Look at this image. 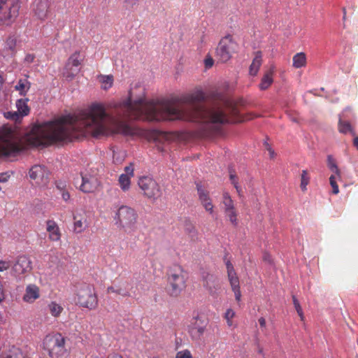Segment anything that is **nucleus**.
I'll return each mask as SVG.
<instances>
[{
	"instance_id": "f257e3e1",
	"label": "nucleus",
	"mask_w": 358,
	"mask_h": 358,
	"mask_svg": "<svg viewBox=\"0 0 358 358\" xmlns=\"http://www.w3.org/2000/svg\"><path fill=\"white\" fill-rule=\"evenodd\" d=\"M203 99V93L197 91L181 99V102L188 106L179 107L171 101L147 99L143 88L139 89L138 94L131 89L127 101L114 106L116 110L113 114L108 113L103 103H93L78 113L56 119V142L87 136L136 134V129L122 117L150 121L185 120L213 124L230 122L225 103L210 106L198 104Z\"/></svg>"
},
{
	"instance_id": "f03ea898",
	"label": "nucleus",
	"mask_w": 358,
	"mask_h": 358,
	"mask_svg": "<svg viewBox=\"0 0 358 358\" xmlns=\"http://www.w3.org/2000/svg\"><path fill=\"white\" fill-rule=\"evenodd\" d=\"M167 276L171 295L178 296L186 287L187 279L186 271L182 266L174 264L169 268Z\"/></svg>"
},
{
	"instance_id": "7ed1b4c3",
	"label": "nucleus",
	"mask_w": 358,
	"mask_h": 358,
	"mask_svg": "<svg viewBox=\"0 0 358 358\" xmlns=\"http://www.w3.org/2000/svg\"><path fill=\"white\" fill-rule=\"evenodd\" d=\"M21 150L18 137L8 127L0 128V155L10 156Z\"/></svg>"
},
{
	"instance_id": "20e7f679",
	"label": "nucleus",
	"mask_w": 358,
	"mask_h": 358,
	"mask_svg": "<svg viewBox=\"0 0 358 358\" xmlns=\"http://www.w3.org/2000/svg\"><path fill=\"white\" fill-rule=\"evenodd\" d=\"M75 301L77 305L89 310H95L98 306L95 289L89 284H81L77 287Z\"/></svg>"
},
{
	"instance_id": "39448f33",
	"label": "nucleus",
	"mask_w": 358,
	"mask_h": 358,
	"mask_svg": "<svg viewBox=\"0 0 358 358\" xmlns=\"http://www.w3.org/2000/svg\"><path fill=\"white\" fill-rule=\"evenodd\" d=\"M138 219L136 211L130 206L122 205L114 213L113 220L117 227L129 231L133 229Z\"/></svg>"
},
{
	"instance_id": "423d86ee",
	"label": "nucleus",
	"mask_w": 358,
	"mask_h": 358,
	"mask_svg": "<svg viewBox=\"0 0 358 358\" xmlns=\"http://www.w3.org/2000/svg\"><path fill=\"white\" fill-rule=\"evenodd\" d=\"M43 348L50 358H63L66 354L65 339L60 334L46 336Z\"/></svg>"
},
{
	"instance_id": "0eeeda50",
	"label": "nucleus",
	"mask_w": 358,
	"mask_h": 358,
	"mask_svg": "<svg viewBox=\"0 0 358 358\" xmlns=\"http://www.w3.org/2000/svg\"><path fill=\"white\" fill-rule=\"evenodd\" d=\"M237 49V44L231 36L222 38L216 49V55L222 62L229 61Z\"/></svg>"
},
{
	"instance_id": "6e6552de",
	"label": "nucleus",
	"mask_w": 358,
	"mask_h": 358,
	"mask_svg": "<svg viewBox=\"0 0 358 358\" xmlns=\"http://www.w3.org/2000/svg\"><path fill=\"white\" fill-rule=\"evenodd\" d=\"M207 321L202 315L194 316L188 327V331L192 339L198 341L201 338L206 331Z\"/></svg>"
},
{
	"instance_id": "1a4fd4ad",
	"label": "nucleus",
	"mask_w": 358,
	"mask_h": 358,
	"mask_svg": "<svg viewBox=\"0 0 358 358\" xmlns=\"http://www.w3.org/2000/svg\"><path fill=\"white\" fill-rule=\"evenodd\" d=\"M81 177L82 184L80 189L83 192H93L99 186V181L95 171H85L81 173Z\"/></svg>"
},
{
	"instance_id": "9d476101",
	"label": "nucleus",
	"mask_w": 358,
	"mask_h": 358,
	"mask_svg": "<svg viewBox=\"0 0 358 358\" xmlns=\"http://www.w3.org/2000/svg\"><path fill=\"white\" fill-rule=\"evenodd\" d=\"M138 186L148 198H155L159 196L158 184L152 178L144 176L139 179Z\"/></svg>"
},
{
	"instance_id": "9b49d317",
	"label": "nucleus",
	"mask_w": 358,
	"mask_h": 358,
	"mask_svg": "<svg viewBox=\"0 0 358 358\" xmlns=\"http://www.w3.org/2000/svg\"><path fill=\"white\" fill-rule=\"evenodd\" d=\"M20 6L13 3L0 13V27L10 26L19 15Z\"/></svg>"
},
{
	"instance_id": "f8f14e48",
	"label": "nucleus",
	"mask_w": 358,
	"mask_h": 358,
	"mask_svg": "<svg viewBox=\"0 0 358 358\" xmlns=\"http://www.w3.org/2000/svg\"><path fill=\"white\" fill-rule=\"evenodd\" d=\"M31 261L27 256L22 255L17 257L12 267L13 274L17 277L29 273L31 271Z\"/></svg>"
},
{
	"instance_id": "ddd939ff",
	"label": "nucleus",
	"mask_w": 358,
	"mask_h": 358,
	"mask_svg": "<svg viewBox=\"0 0 358 358\" xmlns=\"http://www.w3.org/2000/svg\"><path fill=\"white\" fill-rule=\"evenodd\" d=\"M29 176L36 184L45 185L48 182V171L42 166L35 165L29 171Z\"/></svg>"
},
{
	"instance_id": "4468645a",
	"label": "nucleus",
	"mask_w": 358,
	"mask_h": 358,
	"mask_svg": "<svg viewBox=\"0 0 358 358\" xmlns=\"http://www.w3.org/2000/svg\"><path fill=\"white\" fill-rule=\"evenodd\" d=\"M41 297V290L35 284H29L26 286L22 300L27 303H33Z\"/></svg>"
},
{
	"instance_id": "2eb2a0df",
	"label": "nucleus",
	"mask_w": 358,
	"mask_h": 358,
	"mask_svg": "<svg viewBox=\"0 0 358 358\" xmlns=\"http://www.w3.org/2000/svg\"><path fill=\"white\" fill-rule=\"evenodd\" d=\"M80 64V54L76 52L73 54L69 59L66 65V71L64 75L69 79H72L78 72V67Z\"/></svg>"
},
{
	"instance_id": "dca6fc26",
	"label": "nucleus",
	"mask_w": 358,
	"mask_h": 358,
	"mask_svg": "<svg viewBox=\"0 0 358 358\" xmlns=\"http://www.w3.org/2000/svg\"><path fill=\"white\" fill-rule=\"evenodd\" d=\"M27 99H19L16 103L17 110L15 112H8L6 117L14 120H18L20 117H23L29 113V108L27 106Z\"/></svg>"
},
{
	"instance_id": "f3484780",
	"label": "nucleus",
	"mask_w": 358,
	"mask_h": 358,
	"mask_svg": "<svg viewBox=\"0 0 358 358\" xmlns=\"http://www.w3.org/2000/svg\"><path fill=\"white\" fill-rule=\"evenodd\" d=\"M203 286L212 296L216 297L218 295L220 284L214 275L208 274L203 280Z\"/></svg>"
},
{
	"instance_id": "a211bd4d",
	"label": "nucleus",
	"mask_w": 358,
	"mask_h": 358,
	"mask_svg": "<svg viewBox=\"0 0 358 358\" xmlns=\"http://www.w3.org/2000/svg\"><path fill=\"white\" fill-rule=\"evenodd\" d=\"M197 191L201 204L208 213L213 214L214 213V206L208 192L199 185H197Z\"/></svg>"
},
{
	"instance_id": "6ab92c4d",
	"label": "nucleus",
	"mask_w": 358,
	"mask_h": 358,
	"mask_svg": "<svg viewBox=\"0 0 358 358\" xmlns=\"http://www.w3.org/2000/svg\"><path fill=\"white\" fill-rule=\"evenodd\" d=\"M46 231L48 238L52 241H59L61 238V232L57 224L53 220L46 222Z\"/></svg>"
},
{
	"instance_id": "aec40b11",
	"label": "nucleus",
	"mask_w": 358,
	"mask_h": 358,
	"mask_svg": "<svg viewBox=\"0 0 358 358\" xmlns=\"http://www.w3.org/2000/svg\"><path fill=\"white\" fill-rule=\"evenodd\" d=\"M275 68L274 65H271L269 69L265 73L259 84V88L262 90L268 89L273 82V76Z\"/></svg>"
},
{
	"instance_id": "412c9836",
	"label": "nucleus",
	"mask_w": 358,
	"mask_h": 358,
	"mask_svg": "<svg viewBox=\"0 0 358 358\" xmlns=\"http://www.w3.org/2000/svg\"><path fill=\"white\" fill-rule=\"evenodd\" d=\"M34 9L36 15L41 19L45 17L48 9V3L46 0H35Z\"/></svg>"
},
{
	"instance_id": "4be33fe9",
	"label": "nucleus",
	"mask_w": 358,
	"mask_h": 358,
	"mask_svg": "<svg viewBox=\"0 0 358 358\" xmlns=\"http://www.w3.org/2000/svg\"><path fill=\"white\" fill-rule=\"evenodd\" d=\"M73 230L76 233L80 234L83 232L87 227V218L81 214L74 215Z\"/></svg>"
},
{
	"instance_id": "5701e85b",
	"label": "nucleus",
	"mask_w": 358,
	"mask_h": 358,
	"mask_svg": "<svg viewBox=\"0 0 358 358\" xmlns=\"http://www.w3.org/2000/svg\"><path fill=\"white\" fill-rule=\"evenodd\" d=\"M0 358H26V356L20 348L13 346L5 354L0 353Z\"/></svg>"
},
{
	"instance_id": "b1692460",
	"label": "nucleus",
	"mask_w": 358,
	"mask_h": 358,
	"mask_svg": "<svg viewBox=\"0 0 358 358\" xmlns=\"http://www.w3.org/2000/svg\"><path fill=\"white\" fill-rule=\"evenodd\" d=\"M227 273L229 277V280L230 282L231 286L232 289H235L239 287V280L235 273L233 266L230 262L227 263Z\"/></svg>"
},
{
	"instance_id": "393cba45",
	"label": "nucleus",
	"mask_w": 358,
	"mask_h": 358,
	"mask_svg": "<svg viewBox=\"0 0 358 358\" xmlns=\"http://www.w3.org/2000/svg\"><path fill=\"white\" fill-rule=\"evenodd\" d=\"M262 63V53L257 52L252 60V62L250 66V74L251 76H256L259 71V69Z\"/></svg>"
},
{
	"instance_id": "a878e982",
	"label": "nucleus",
	"mask_w": 358,
	"mask_h": 358,
	"mask_svg": "<svg viewBox=\"0 0 358 358\" xmlns=\"http://www.w3.org/2000/svg\"><path fill=\"white\" fill-rule=\"evenodd\" d=\"M31 87V83L27 78L20 79L15 86V90L19 92L20 95H25Z\"/></svg>"
},
{
	"instance_id": "bb28decb",
	"label": "nucleus",
	"mask_w": 358,
	"mask_h": 358,
	"mask_svg": "<svg viewBox=\"0 0 358 358\" xmlns=\"http://www.w3.org/2000/svg\"><path fill=\"white\" fill-rule=\"evenodd\" d=\"M306 64V56L303 52L296 54L292 59V65L296 69L305 66Z\"/></svg>"
},
{
	"instance_id": "cd10ccee",
	"label": "nucleus",
	"mask_w": 358,
	"mask_h": 358,
	"mask_svg": "<svg viewBox=\"0 0 358 358\" xmlns=\"http://www.w3.org/2000/svg\"><path fill=\"white\" fill-rule=\"evenodd\" d=\"M48 309L51 315L55 317H59L64 310L61 304L56 301H51L49 303L48 305Z\"/></svg>"
},
{
	"instance_id": "c85d7f7f",
	"label": "nucleus",
	"mask_w": 358,
	"mask_h": 358,
	"mask_svg": "<svg viewBox=\"0 0 358 358\" xmlns=\"http://www.w3.org/2000/svg\"><path fill=\"white\" fill-rule=\"evenodd\" d=\"M99 81L101 83V88L106 90L112 87L113 77L111 75L101 76L99 77Z\"/></svg>"
},
{
	"instance_id": "c756f323",
	"label": "nucleus",
	"mask_w": 358,
	"mask_h": 358,
	"mask_svg": "<svg viewBox=\"0 0 358 358\" xmlns=\"http://www.w3.org/2000/svg\"><path fill=\"white\" fill-rule=\"evenodd\" d=\"M222 205L224 210L235 208L234 202L227 192H224L222 194Z\"/></svg>"
},
{
	"instance_id": "7c9ffc66",
	"label": "nucleus",
	"mask_w": 358,
	"mask_h": 358,
	"mask_svg": "<svg viewBox=\"0 0 358 358\" xmlns=\"http://www.w3.org/2000/svg\"><path fill=\"white\" fill-rule=\"evenodd\" d=\"M119 184L123 191H127L130 188L131 178L127 175H120L119 177Z\"/></svg>"
},
{
	"instance_id": "2f4dec72",
	"label": "nucleus",
	"mask_w": 358,
	"mask_h": 358,
	"mask_svg": "<svg viewBox=\"0 0 358 358\" xmlns=\"http://www.w3.org/2000/svg\"><path fill=\"white\" fill-rule=\"evenodd\" d=\"M229 222L234 226L238 224L237 211L235 208L224 210Z\"/></svg>"
},
{
	"instance_id": "473e14b6",
	"label": "nucleus",
	"mask_w": 358,
	"mask_h": 358,
	"mask_svg": "<svg viewBox=\"0 0 358 358\" xmlns=\"http://www.w3.org/2000/svg\"><path fill=\"white\" fill-rule=\"evenodd\" d=\"M310 177L308 176L307 171L303 170L301 175L300 184V187L303 192H306L307 190V185H308Z\"/></svg>"
},
{
	"instance_id": "72a5a7b5",
	"label": "nucleus",
	"mask_w": 358,
	"mask_h": 358,
	"mask_svg": "<svg viewBox=\"0 0 358 358\" xmlns=\"http://www.w3.org/2000/svg\"><path fill=\"white\" fill-rule=\"evenodd\" d=\"M235 317V312L231 308H228L224 315L229 327H235L233 319Z\"/></svg>"
},
{
	"instance_id": "f704fd0d",
	"label": "nucleus",
	"mask_w": 358,
	"mask_h": 358,
	"mask_svg": "<svg viewBox=\"0 0 358 358\" xmlns=\"http://www.w3.org/2000/svg\"><path fill=\"white\" fill-rule=\"evenodd\" d=\"M328 166L338 178H341V171L331 157H328Z\"/></svg>"
},
{
	"instance_id": "c9c22d12",
	"label": "nucleus",
	"mask_w": 358,
	"mask_h": 358,
	"mask_svg": "<svg viewBox=\"0 0 358 358\" xmlns=\"http://www.w3.org/2000/svg\"><path fill=\"white\" fill-rule=\"evenodd\" d=\"M341 178H338L336 174H333L329 178V182L332 187V192L335 194H337L339 193V189L338 186L336 183V180L340 179Z\"/></svg>"
},
{
	"instance_id": "e433bc0d",
	"label": "nucleus",
	"mask_w": 358,
	"mask_h": 358,
	"mask_svg": "<svg viewBox=\"0 0 358 358\" xmlns=\"http://www.w3.org/2000/svg\"><path fill=\"white\" fill-rule=\"evenodd\" d=\"M339 131L343 134H346L352 131L351 125L348 122H343L341 120L339 121L338 124Z\"/></svg>"
},
{
	"instance_id": "4c0bfd02",
	"label": "nucleus",
	"mask_w": 358,
	"mask_h": 358,
	"mask_svg": "<svg viewBox=\"0 0 358 358\" xmlns=\"http://www.w3.org/2000/svg\"><path fill=\"white\" fill-rule=\"evenodd\" d=\"M16 41L14 38H9L6 42V48L10 51V54L13 55L15 50Z\"/></svg>"
},
{
	"instance_id": "58836bf2",
	"label": "nucleus",
	"mask_w": 358,
	"mask_h": 358,
	"mask_svg": "<svg viewBox=\"0 0 358 358\" xmlns=\"http://www.w3.org/2000/svg\"><path fill=\"white\" fill-rule=\"evenodd\" d=\"M292 299H293V303H294L295 309H296L298 315L301 317V319L303 320V313L302 308L300 306V303L294 296H293Z\"/></svg>"
},
{
	"instance_id": "ea45409f",
	"label": "nucleus",
	"mask_w": 358,
	"mask_h": 358,
	"mask_svg": "<svg viewBox=\"0 0 358 358\" xmlns=\"http://www.w3.org/2000/svg\"><path fill=\"white\" fill-rule=\"evenodd\" d=\"M11 266L9 260L0 259V272L7 271Z\"/></svg>"
},
{
	"instance_id": "a19ab883",
	"label": "nucleus",
	"mask_w": 358,
	"mask_h": 358,
	"mask_svg": "<svg viewBox=\"0 0 358 358\" xmlns=\"http://www.w3.org/2000/svg\"><path fill=\"white\" fill-rule=\"evenodd\" d=\"M176 358H192L191 352L187 350H182L176 354Z\"/></svg>"
},
{
	"instance_id": "79ce46f5",
	"label": "nucleus",
	"mask_w": 358,
	"mask_h": 358,
	"mask_svg": "<svg viewBox=\"0 0 358 358\" xmlns=\"http://www.w3.org/2000/svg\"><path fill=\"white\" fill-rule=\"evenodd\" d=\"M134 166L133 164H130L124 168L125 173H122V175H127L129 178H132L134 176Z\"/></svg>"
},
{
	"instance_id": "37998d69",
	"label": "nucleus",
	"mask_w": 358,
	"mask_h": 358,
	"mask_svg": "<svg viewBox=\"0 0 358 358\" xmlns=\"http://www.w3.org/2000/svg\"><path fill=\"white\" fill-rule=\"evenodd\" d=\"M60 194L62 196V199L65 202H70L71 201V196L69 192L66 189H63L62 192H60Z\"/></svg>"
},
{
	"instance_id": "c03bdc74",
	"label": "nucleus",
	"mask_w": 358,
	"mask_h": 358,
	"mask_svg": "<svg viewBox=\"0 0 358 358\" xmlns=\"http://www.w3.org/2000/svg\"><path fill=\"white\" fill-rule=\"evenodd\" d=\"M230 180L231 181V183L234 185V187L236 188L238 193H240L241 189L238 185V182L236 180V176L232 173H230Z\"/></svg>"
},
{
	"instance_id": "a18cd8bd",
	"label": "nucleus",
	"mask_w": 358,
	"mask_h": 358,
	"mask_svg": "<svg viewBox=\"0 0 358 358\" xmlns=\"http://www.w3.org/2000/svg\"><path fill=\"white\" fill-rule=\"evenodd\" d=\"M213 59L211 57L208 56L204 60L205 66L207 69H209L213 66Z\"/></svg>"
},
{
	"instance_id": "49530a36",
	"label": "nucleus",
	"mask_w": 358,
	"mask_h": 358,
	"mask_svg": "<svg viewBox=\"0 0 358 358\" xmlns=\"http://www.w3.org/2000/svg\"><path fill=\"white\" fill-rule=\"evenodd\" d=\"M117 294H120V295H121L122 296H127L129 295V293L126 289H122V287L117 286Z\"/></svg>"
},
{
	"instance_id": "de8ad7c7",
	"label": "nucleus",
	"mask_w": 358,
	"mask_h": 358,
	"mask_svg": "<svg viewBox=\"0 0 358 358\" xmlns=\"http://www.w3.org/2000/svg\"><path fill=\"white\" fill-rule=\"evenodd\" d=\"M5 299V290L3 288V282L0 280V303Z\"/></svg>"
},
{
	"instance_id": "09e8293b",
	"label": "nucleus",
	"mask_w": 358,
	"mask_h": 358,
	"mask_svg": "<svg viewBox=\"0 0 358 358\" xmlns=\"http://www.w3.org/2000/svg\"><path fill=\"white\" fill-rule=\"evenodd\" d=\"M10 175L8 173H0V182H6L8 180Z\"/></svg>"
},
{
	"instance_id": "8fccbe9b",
	"label": "nucleus",
	"mask_w": 358,
	"mask_h": 358,
	"mask_svg": "<svg viewBox=\"0 0 358 358\" xmlns=\"http://www.w3.org/2000/svg\"><path fill=\"white\" fill-rule=\"evenodd\" d=\"M232 290L234 292V295H235L236 299L238 301H240L241 300V293L240 287L232 289Z\"/></svg>"
},
{
	"instance_id": "3c124183",
	"label": "nucleus",
	"mask_w": 358,
	"mask_h": 358,
	"mask_svg": "<svg viewBox=\"0 0 358 358\" xmlns=\"http://www.w3.org/2000/svg\"><path fill=\"white\" fill-rule=\"evenodd\" d=\"M56 188L59 191V193L62 192L63 189H66V184L62 182H59L56 183Z\"/></svg>"
},
{
	"instance_id": "603ef678",
	"label": "nucleus",
	"mask_w": 358,
	"mask_h": 358,
	"mask_svg": "<svg viewBox=\"0 0 358 358\" xmlns=\"http://www.w3.org/2000/svg\"><path fill=\"white\" fill-rule=\"evenodd\" d=\"M34 55L32 54H27L24 57V61L27 63H31L34 60Z\"/></svg>"
},
{
	"instance_id": "864d4df0",
	"label": "nucleus",
	"mask_w": 358,
	"mask_h": 358,
	"mask_svg": "<svg viewBox=\"0 0 358 358\" xmlns=\"http://www.w3.org/2000/svg\"><path fill=\"white\" fill-rule=\"evenodd\" d=\"M117 286H116V285L110 286V287H108L107 292L109 294H110V293L117 294Z\"/></svg>"
},
{
	"instance_id": "5fc2aeb1",
	"label": "nucleus",
	"mask_w": 358,
	"mask_h": 358,
	"mask_svg": "<svg viewBox=\"0 0 358 358\" xmlns=\"http://www.w3.org/2000/svg\"><path fill=\"white\" fill-rule=\"evenodd\" d=\"M258 322L259 323V325L261 328L265 329L266 328V320L264 317H260L258 320Z\"/></svg>"
},
{
	"instance_id": "6e6d98bb",
	"label": "nucleus",
	"mask_w": 358,
	"mask_h": 358,
	"mask_svg": "<svg viewBox=\"0 0 358 358\" xmlns=\"http://www.w3.org/2000/svg\"><path fill=\"white\" fill-rule=\"evenodd\" d=\"M138 0H124V2L127 4L129 6H133L138 2Z\"/></svg>"
},
{
	"instance_id": "4d7b16f0",
	"label": "nucleus",
	"mask_w": 358,
	"mask_h": 358,
	"mask_svg": "<svg viewBox=\"0 0 358 358\" xmlns=\"http://www.w3.org/2000/svg\"><path fill=\"white\" fill-rule=\"evenodd\" d=\"M8 0H0V11L3 10L5 8V6L7 3Z\"/></svg>"
},
{
	"instance_id": "13d9d810",
	"label": "nucleus",
	"mask_w": 358,
	"mask_h": 358,
	"mask_svg": "<svg viewBox=\"0 0 358 358\" xmlns=\"http://www.w3.org/2000/svg\"><path fill=\"white\" fill-rule=\"evenodd\" d=\"M264 259L265 261H268L269 263H271V259H270V257H269L268 255H265L264 256Z\"/></svg>"
},
{
	"instance_id": "bf43d9fd",
	"label": "nucleus",
	"mask_w": 358,
	"mask_h": 358,
	"mask_svg": "<svg viewBox=\"0 0 358 358\" xmlns=\"http://www.w3.org/2000/svg\"><path fill=\"white\" fill-rule=\"evenodd\" d=\"M108 358H122L121 356L118 355H111L108 357Z\"/></svg>"
},
{
	"instance_id": "052dcab7",
	"label": "nucleus",
	"mask_w": 358,
	"mask_h": 358,
	"mask_svg": "<svg viewBox=\"0 0 358 358\" xmlns=\"http://www.w3.org/2000/svg\"><path fill=\"white\" fill-rule=\"evenodd\" d=\"M354 145L357 148V149L358 150V137H356L354 139Z\"/></svg>"
},
{
	"instance_id": "680f3d73",
	"label": "nucleus",
	"mask_w": 358,
	"mask_h": 358,
	"mask_svg": "<svg viewBox=\"0 0 358 358\" xmlns=\"http://www.w3.org/2000/svg\"><path fill=\"white\" fill-rule=\"evenodd\" d=\"M268 152H269L271 157H274V151L272 150L271 148H269Z\"/></svg>"
},
{
	"instance_id": "e2e57ef3",
	"label": "nucleus",
	"mask_w": 358,
	"mask_h": 358,
	"mask_svg": "<svg viewBox=\"0 0 358 358\" xmlns=\"http://www.w3.org/2000/svg\"><path fill=\"white\" fill-rule=\"evenodd\" d=\"M2 86H3V78L2 77L0 76V91L2 89Z\"/></svg>"
},
{
	"instance_id": "0e129e2a",
	"label": "nucleus",
	"mask_w": 358,
	"mask_h": 358,
	"mask_svg": "<svg viewBox=\"0 0 358 358\" xmlns=\"http://www.w3.org/2000/svg\"><path fill=\"white\" fill-rule=\"evenodd\" d=\"M343 20H345V18H346V9L344 8L343 9Z\"/></svg>"
},
{
	"instance_id": "69168bd1",
	"label": "nucleus",
	"mask_w": 358,
	"mask_h": 358,
	"mask_svg": "<svg viewBox=\"0 0 358 358\" xmlns=\"http://www.w3.org/2000/svg\"><path fill=\"white\" fill-rule=\"evenodd\" d=\"M154 358H159V357H154Z\"/></svg>"
}]
</instances>
